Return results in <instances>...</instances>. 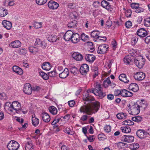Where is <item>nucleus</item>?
Segmentation results:
<instances>
[{
  "label": "nucleus",
  "instance_id": "nucleus-1",
  "mask_svg": "<svg viewBox=\"0 0 150 150\" xmlns=\"http://www.w3.org/2000/svg\"><path fill=\"white\" fill-rule=\"evenodd\" d=\"M100 106V103L96 101L91 104H86L82 105L80 107L79 111L81 113H86L88 115H91L98 111Z\"/></svg>",
  "mask_w": 150,
  "mask_h": 150
},
{
  "label": "nucleus",
  "instance_id": "nucleus-2",
  "mask_svg": "<svg viewBox=\"0 0 150 150\" xmlns=\"http://www.w3.org/2000/svg\"><path fill=\"white\" fill-rule=\"evenodd\" d=\"M127 108L128 112L130 114L132 115H136L138 114L140 112V106L137 104H135L132 106L129 105Z\"/></svg>",
  "mask_w": 150,
  "mask_h": 150
},
{
  "label": "nucleus",
  "instance_id": "nucleus-3",
  "mask_svg": "<svg viewBox=\"0 0 150 150\" xmlns=\"http://www.w3.org/2000/svg\"><path fill=\"white\" fill-rule=\"evenodd\" d=\"M101 85L98 82H96L95 86V88H93V92H94L95 95L98 96L100 98H103L106 96V93L101 91Z\"/></svg>",
  "mask_w": 150,
  "mask_h": 150
},
{
  "label": "nucleus",
  "instance_id": "nucleus-4",
  "mask_svg": "<svg viewBox=\"0 0 150 150\" xmlns=\"http://www.w3.org/2000/svg\"><path fill=\"white\" fill-rule=\"evenodd\" d=\"M21 104L18 101H14L12 103V112L14 111L15 112L18 113L23 112L24 114L27 112V111L26 110L25 111H23V110L21 108Z\"/></svg>",
  "mask_w": 150,
  "mask_h": 150
},
{
  "label": "nucleus",
  "instance_id": "nucleus-5",
  "mask_svg": "<svg viewBox=\"0 0 150 150\" xmlns=\"http://www.w3.org/2000/svg\"><path fill=\"white\" fill-rule=\"evenodd\" d=\"M134 63L139 68H142L145 64V59L141 56L136 57L134 59Z\"/></svg>",
  "mask_w": 150,
  "mask_h": 150
},
{
  "label": "nucleus",
  "instance_id": "nucleus-6",
  "mask_svg": "<svg viewBox=\"0 0 150 150\" xmlns=\"http://www.w3.org/2000/svg\"><path fill=\"white\" fill-rule=\"evenodd\" d=\"M19 146V144L14 140L10 141L7 145V147L9 150H17Z\"/></svg>",
  "mask_w": 150,
  "mask_h": 150
},
{
  "label": "nucleus",
  "instance_id": "nucleus-7",
  "mask_svg": "<svg viewBox=\"0 0 150 150\" xmlns=\"http://www.w3.org/2000/svg\"><path fill=\"white\" fill-rule=\"evenodd\" d=\"M109 46L106 44H101L98 47L97 52L100 54H104L109 50Z\"/></svg>",
  "mask_w": 150,
  "mask_h": 150
},
{
  "label": "nucleus",
  "instance_id": "nucleus-8",
  "mask_svg": "<svg viewBox=\"0 0 150 150\" xmlns=\"http://www.w3.org/2000/svg\"><path fill=\"white\" fill-rule=\"evenodd\" d=\"M27 142L25 145V150H34L35 146L32 143V140L30 138L27 139Z\"/></svg>",
  "mask_w": 150,
  "mask_h": 150
},
{
  "label": "nucleus",
  "instance_id": "nucleus-9",
  "mask_svg": "<svg viewBox=\"0 0 150 150\" xmlns=\"http://www.w3.org/2000/svg\"><path fill=\"white\" fill-rule=\"evenodd\" d=\"M23 91L24 93L28 95H30L32 93V89L30 83H26L24 85Z\"/></svg>",
  "mask_w": 150,
  "mask_h": 150
},
{
  "label": "nucleus",
  "instance_id": "nucleus-10",
  "mask_svg": "<svg viewBox=\"0 0 150 150\" xmlns=\"http://www.w3.org/2000/svg\"><path fill=\"white\" fill-rule=\"evenodd\" d=\"M134 79L138 81H142L145 77V74L142 72H137L134 76Z\"/></svg>",
  "mask_w": 150,
  "mask_h": 150
},
{
  "label": "nucleus",
  "instance_id": "nucleus-11",
  "mask_svg": "<svg viewBox=\"0 0 150 150\" xmlns=\"http://www.w3.org/2000/svg\"><path fill=\"white\" fill-rule=\"evenodd\" d=\"M48 7L52 10L56 9L59 7V4L53 0H51L48 2L47 4Z\"/></svg>",
  "mask_w": 150,
  "mask_h": 150
},
{
  "label": "nucleus",
  "instance_id": "nucleus-12",
  "mask_svg": "<svg viewBox=\"0 0 150 150\" xmlns=\"http://www.w3.org/2000/svg\"><path fill=\"white\" fill-rule=\"evenodd\" d=\"M137 35L141 38H144L148 34L147 31L143 28L139 29L137 32Z\"/></svg>",
  "mask_w": 150,
  "mask_h": 150
},
{
  "label": "nucleus",
  "instance_id": "nucleus-13",
  "mask_svg": "<svg viewBox=\"0 0 150 150\" xmlns=\"http://www.w3.org/2000/svg\"><path fill=\"white\" fill-rule=\"evenodd\" d=\"M89 68L88 65L86 64H83L80 67V73L83 75H86L89 71Z\"/></svg>",
  "mask_w": 150,
  "mask_h": 150
},
{
  "label": "nucleus",
  "instance_id": "nucleus-14",
  "mask_svg": "<svg viewBox=\"0 0 150 150\" xmlns=\"http://www.w3.org/2000/svg\"><path fill=\"white\" fill-rule=\"evenodd\" d=\"M83 99L84 100L91 102L95 99L93 97L88 93H84L83 94Z\"/></svg>",
  "mask_w": 150,
  "mask_h": 150
},
{
  "label": "nucleus",
  "instance_id": "nucleus-15",
  "mask_svg": "<svg viewBox=\"0 0 150 150\" xmlns=\"http://www.w3.org/2000/svg\"><path fill=\"white\" fill-rule=\"evenodd\" d=\"M59 77L62 79H64L66 78L69 75V72L68 69L66 68L61 72H58Z\"/></svg>",
  "mask_w": 150,
  "mask_h": 150
},
{
  "label": "nucleus",
  "instance_id": "nucleus-16",
  "mask_svg": "<svg viewBox=\"0 0 150 150\" xmlns=\"http://www.w3.org/2000/svg\"><path fill=\"white\" fill-rule=\"evenodd\" d=\"M122 140L128 143L133 142L134 140V137L131 135H124L122 136Z\"/></svg>",
  "mask_w": 150,
  "mask_h": 150
},
{
  "label": "nucleus",
  "instance_id": "nucleus-17",
  "mask_svg": "<svg viewBox=\"0 0 150 150\" xmlns=\"http://www.w3.org/2000/svg\"><path fill=\"white\" fill-rule=\"evenodd\" d=\"M71 40L73 43L74 44L76 43L79 41L80 36L77 33H73Z\"/></svg>",
  "mask_w": 150,
  "mask_h": 150
},
{
  "label": "nucleus",
  "instance_id": "nucleus-18",
  "mask_svg": "<svg viewBox=\"0 0 150 150\" xmlns=\"http://www.w3.org/2000/svg\"><path fill=\"white\" fill-rule=\"evenodd\" d=\"M73 32L70 30H68L65 34L64 37L66 41H68L70 40L72 38Z\"/></svg>",
  "mask_w": 150,
  "mask_h": 150
},
{
  "label": "nucleus",
  "instance_id": "nucleus-19",
  "mask_svg": "<svg viewBox=\"0 0 150 150\" xmlns=\"http://www.w3.org/2000/svg\"><path fill=\"white\" fill-rule=\"evenodd\" d=\"M85 58L87 61L89 63H92L95 59L96 57L92 54H88L86 55Z\"/></svg>",
  "mask_w": 150,
  "mask_h": 150
},
{
  "label": "nucleus",
  "instance_id": "nucleus-20",
  "mask_svg": "<svg viewBox=\"0 0 150 150\" xmlns=\"http://www.w3.org/2000/svg\"><path fill=\"white\" fill-rule=\"evenodd\" d=\"M72 57L74 59L78 61H81L83 58L82 55L78 52L74 53L72 55Z\"/></svg>",
  "mask_w": 150,
  "mask_h": 150
},
{
  "label": "nucleus",
  "instance_id": "nucleus-21",
  "mask_svg": "<svg viewBox=\"0 0 150 150\" xmlns=\"http://www.w3.org/2000/svg\"><path fill=\"white\" fill-rule=\"evenodd\" d=\"M121 95L123 97H131L133 95V93L126 89H123L121 90Z\"/></svg>",
  "mask_w": 150,
  "mask_h": 150
},
{
  "label": "nucleus",
  "instance_id": "nucleus-22",
  "mask_svg": "<svg viewBox=\"0 0 150 150\" xmlns=\"http://www.w3.org/2000/svg\"><path fill=\"white\" fill-rule=\"evenodd\" d=\"M136 134L139 138L142 139L145 137V135H146V133L144 130L139 129L137 131Z\"/></svg>",
  "mask_w": 150,
  "mask_h": 150
},
{
  "label": "nucleus",
  "instance_id": "nucleus-23",
  "mask_svg": "<svg viewBox=\"0 0 150 150\" xmlns=\"http://www.w3.org/2000/svg\"><path fill=\"white\" fill-rule=\"evenodd\" d=\"M130 90H132L134 92H137L139 90L138 85L135 83H131L128 88Z\"/></svg>",
  "mask_w": 150,
  "mask_h": 150
},
{
  "label": "nucleus",
  "instance_id": "nucleus-24",
  "mask_svg": "<svg viewBox=\"0 0 150 150\" xmlns=\"http://www.w3.org/2000/svg\"><path fill=\"white\" fill-rule=\"evenodd\" d=\"M2 24L4 27L7 30H10L12 27V25L11 22L7 20L3 21Z\"/></svg>",
  "mask_w": 150,
  "mask_h": 150
},
{
  "label": "nucleus",
  "instance_id": "nucleus-25",
  "mask_svg": "<svg viewBox=\"0 0 150 150\" xmlns=\"http://www.w3.org/2000/svg\"><path fill=\"white\" fill-rule=\"evenodd\" d=\"M13 71L17 74L21 75L23 73V70L17 66H14L12 68Z\"/></svg>",
  "mask_w": 150,
  "mask_h": 150
},
{
  "label": "nucleus",
  "instance_id": "nucleus-26",
  "mask_svg": "<svg viewBox=\"0 0 150 150\" xmlns=\"http://www.w3.org/2000/svg\"><path fill=\"white\" fill-rule=\"evenodd\" d=\"M10 45L13 48H17L21 46V43L19 40H15L11 42Z\"/></svg>",
  "mask_w": 150,
  "mask_h": 150
},
{
  "label": "nucleus",
  "instance_id": "nucleus-27",
  "mask_svg": "<svg viewBox=\"0 0 150 150\" xmlns=\"http://www.w3.org/2000/svg\"><path fill=\"white\" fill-rule=\"evenodd\" d=\"M42 118L43 121L46 122H49L50 120V118L49 115L47 113L44 112L41 114Z\"/></svg>",
  "mask_w": 150,
  "mask_h": 150
},
{
  "label": "nucleus",
  "instance_id": "nucleus-28",
  "mask_svg": "<svg viewBox=\"0 0 150 150\" xmlns=\"http://www.w3.org/2000/svg\"><path fill=\"white\" fill-rule=\"evenodd\" d=\"M119 79L125 83H127L129 82V80L127 78L126 75L124 74H120L119 76Z\"/></svg>",
  "mask_w": 150,
  "mask_h": 150
},
{
  "label": "nucleus",
  "instance_id": "nucleus-29",
  "mask_svg": "<svg viewBox=\"0 0 150 150\" xmlns=\"http://www.w3.org/2000/svg\"><path fill=\"white\" fill-rule=\"evenodd\" d=\"M42 68L44 70L48 71L51 69V66L49 62H44L42 65Z\"/></svg>",
  "mask_w": 150,
  "mask_h": 150
},
{
  "label": "nucleus",
  "instance_id": "nucleus-30",
  "mask_svg": "<svg viewBox=\"0 0 150 150\" xmlns=\"http://www.w3.org/2000/svg\"><path fill=\"white\" fill-rule=\"evenodd\" d=\"M8 11L4 8H0V16L2 17L5 16L8 14Z\"/></svg>",
  "mask_w": 150,
  "mask_h": 150
},
{
  "label": "nucleus",
  "instance_id": "nucleus-31",
  "mask_svg": "<svg viewBox=\"0 0 150 150\" xmlns=\"http://www.w3.org/2000/svg\"><path fill=\"white\" fill-rule=\"evenodd\" d=\"M77 24L76 21L73 20L69 23L67 24V26L69 28H74L76 26Z\"/></svg>",
  "mask_w": 150,
  "mask_h": 150
},
{
  "label": "nucleus",
  "instance_id": "nucleus-32",
  "mask_svg": "<svg viewBox=\"0 0 150 150\" xmlns=\"http://www.w3.org/2000/svg\"><path fill=\"white\" fill-rule=\"evenodd\" d=\"M49 110L50 112L53 115L56 114L57 112V110L56 107L52 106L49 108Z\"/></svg>",
  "mask_w": 150,
  "mask_h": 150
},
{
  "label": "nucleus",
  "instance_id": "nucleus-33",
  "mask_svg": "<svg viewBox=\"0 0 150 150\" xmlns=\"http://www.w3.org/2000/svg\"><path fill=\"white\" fill-rule=\"evenodd\" d=\"M47 38L48 40L51 42H55L57 39V36L54 35H49Z\"/></svg>",
  "mask_w": 150,
  "mask_h": 150
},
{
  "label": "nucleus",
  "instance_id": "nucleus-34",
  "mask_svg": "<svg viewBox=\"0 0 150 150\" xmlns=\"http://www.w3.org/2000/svg\"><path fill=\"white\" fill-rule=\"evenodd\" d=\"M101 6L103 8L105 9L108 8V7L110 6V3L107 1L103 0L102 1L101 3Z\"/></svg>",
  "mask_w": 150,
  "mask_h": 150
},
{
  "label": "nucleus",
  "instance_id": "nucleus-35",
  "mask_svg": "<svg viewBox=\"0 0 150 150\" xmlns=\"http://www.w3.org/2000/svg\"><path fill=\"white\" fill-rule=\"evenodd\" d=\"M100 32L97 30H94L91 33V36L96 39H98Z\"/></svg>",
  "mask_w": 150,
  "mask_h": 150
},
{
  "label": "nucleus",
  "instance_id": "nucleus-36",
  "mask_svg": "<svg viewBox=\"0 0 150 150\" xmlns=\"http://www.w3.org/2000/svg\"><path fill=\"white\" fill-rule=\"evenodd\" d=\"M117 117L119 119H125L127 115L126 113H120L117 114Z\"/></svg>",
  "mask_w": 150,
  "mask_h": 150
},
{
  "label": "nucleus",
  "instance_id": "nucleus-37",
  "mask_svg": "<svg viewBox=\"0 0 150 150\" xmlns=\"http://www.w3.org/2000/svg\"><path fill=\"white\" fill-rule=\"evenodd\" d=\"M132 59L130 56H127L124 58L123 61L126 64H128L132 61Z\"/></svg>",
  "mask_w": 150,
  "mask_h": 150
},
{
  "label": "nucleus",
  "instance_id": "nucleus-38",
  "mask_svg": "<svg viewBox=\"0 0 150 150\" xmlns=\"http://www.w3.org/2000/svg\"><path fill=\"white\" fill-rule=\"evenodd\" d=\"M140 108H142L143 109H145L147 107V103L144 100H142L140 102Z\"/></svg>",
  "mask_w": 150,
  "mask_h": 150
},
{
  "label": "nucleus",
  "instance_id": "nucleus-39",
  "mask_svg": "<svg viewBox=\"0 0 150 150\" xmlns=\"http://www.w3.org/2000/svg\"><path fill=\"white\" fill-rule=\"evenodd\" d=\"M120 129L123 132L125 133H128L131 131V129L129 126L122 127Z\"/></svg>",
  "mask_w": 150,
  "mask_h": 150
},
{
  "label": "nucleus",
  "instance_id": "nucleus-40",
  "mask_svg": "<svg viewBox=\"0 0 150 150\" xmlns=\"http://www.w3.org/2000/svg\"><path fill=\"white\" fill-rule=\"evenodd\" d=\"M32 123L33 126L36 127L38 126L39 122V120L35 117H32Z\"/></svg>",
  "mask_w": 150,
  "mask_h": 150
},
{
  "label": "nucleus",
  "instance_id": "nucleus-41",
  "mask_svg": "<svg viewBox=\"0 0 150 150\" xmlns=\"http://www.w3.org/2000/svg\"><path fill=\"white\" fill-rule=\"evenodd\" d=\"M12 104H11L10 103L7 102L5 104L4 108L5 109L8 110L12 112L13 110H12Z\"/></svg>",
  "mask_w": 150,
  "mask_h": 150
},
{
  "label": "nucleus",
  "instance_id": "nucleus-42",
  "mask_svg": "<svg viewBox=\"0 0 150 150\" xmlns=\"http://www.w3.org/2000/svg\"><path fill=\"white\" fill-rule=\"evenodd\" d=\"M111 83V81L109 77L105 80L103 82V85L105 88L108 87Z\"/></svg>",
  "mask_w": 150,
  "mask_h": 150
},
{
  "label": "nucleus",
  "instance_id": "nucleus-43",
  "mask_svg": "<svg viewBox=\"0 0 150 150\" xmlns=\"http://www.w3.org/2000/svg\"><path fill=\"white\" fill-rule=\"evenodd\" d=\"M64 132L69 134L73 135L74 134V132L72 130H71L69 128L67 127L64 128L63 130Z\"/></svg>",
  "mask_w": 150,
  "mask_h": 150
},
{
  "label": "nucleus",
  "instance_id": "nucleus-44",
  "mask_svg": "<svg viewBox=\"0 0 150 150\" xmlns=\"http://www.w3.org/2000/svg\"><path fill=\"white\" fill-rule=\"evenodd\" d=\"M132 120L133 121L139 123L142 120V118L141 117L137 116L132 117Z\"/></svg>",
  "mask_w": 150,
  "mask_h": 150
},
{
  "label": "nucleus",
  "instance_id": "nucleus-45",
  "mask_svg": "<svg viewBox=\"0 0 150 150\" xmlns=\"http://www.w3.org/2000/svg\"><path fill=\"white\" fill-rule=\"evenodd\" d=\"M144 24L146 27H150V17L144 19Z\"/></svg>",
  "mask_w": 150,
  "mask_h": 150
},
{
  "label": "nucleus",
  "instance_id": "nucleus-46",
  "mask_svg": "<svg viewBox=\"0 0 150 150\" xmlns=\"http://www.w3.org/2000/svg\"><path fill=\"white\" fill-rule=\"evenodd\" d=\"M40 75L45 80H46L48 79V76L47 74L44 72H40Z\"/></svg>",
  "mask_w": 150,
  "mask_h": 150
},
{
  "label": "nucleus",
  "instance_id": "nucleus-47",
  "mask_svg": "<svg viewBox=\"0 0 150 150\" xmlns=\"http://www.w3.org/2000/svg\"><path fill=\"white\" fill-rule=\"evenodd\" d=\"M58 115L57 116L55 117V119L52 122L51 124L52 125H54L58 123L60 119H61V117H58Z\"/></svg>",
  "mask_w": 150,
  "mask_h": 150
},
{
  "label": "nucleus",
  "instance_id": "nucleus-48",
  "mask_svg": "<svg viewBox=\"0 0 150 150\" xmlns=\"http://www.w3.org/2000/svg\"><path fill=\"white\" fill-rule=\"evenodd\" d=\"M123 122L125 125H131L134 124V122L130 120H125Z\"/></svg>",
  "mask_w": 150,
  "mask_h": 150
},
{
  "label": "nucleus",
  "instance_id": "nucleus-49",
  "mask_svg": "<svg viewBox=\"0 0 150 150\" xmlns=\"http://www.w3.org/2000/svg\"><path fill=\"white\" fill-rule=\"evenodd\" d=\"M47 1V0H36V2L37 4L39 5H42L45 4Z\"/></svg>",
  "mask_w": 150,
  "mask_h": 150
},
{
  "label": "nucleus",
  "instance_id": "nucleus-50",
  "mask_svg": "<svg viewBox=\"0 0 150 150\" xmlns=\"http://www.w3.org/2000/svg\"><path fill=\"white\" fill-rule=\"evenodd\" d=\"M57 74H58V73L55 70L51 71L48 73L49 76L51 77H55L57 75Z\"/></svg>",
  "mask_w": 150,
  "mask_h": 150
},
{
  "label": "nucleus",
  "instance_id": "nucleus-51",
  "mask_svg": "<svg viewBox=\"0 0 150 150\" xmlns=\"http://www.w3.org/2000/svg\"><path fill=\"white\" fill-rule=\"evenodd\" d=\"M42 25V22H35L34 23V26L36 28H39L41 27Z\"/></svg>",
  "mask_w": 150,
  "mask_h": 150
},
{
  "label": "nucleus",
  "instance_id": "nucleus-52",
  "mask_svg": "<svg viewBox=\"0 0 150 150\" xmlns=\"http://www.w3.org/2000/svg\"><path fill=\"white\" fill-rule=\"evenodd\" d=\"M104 130L107 133L110 132L111 130V127L109 125H106L104 128Z\"/></svg>",
  "mask_w": 150,
  "mask_h": 150
},
{
  "label": "nucleus",
  "instance_id": "nucleus-53",
  "mask_svg": "<svg viewBox=\"0 0 150 150\" xmlns=\"http://www.w3.org/2000/svg\"><path fill=\"white\" fill-rule=\"evenodd\" d=\"M19 52L20 54L23 55H25L27 53V51L25 48L20 49Z\"/></svg>",
  "mask_w": 150,
  "mask_h": 150
},
{
  "label": "nucleus",
  "instance_id": "nucleus-54",
  "mask_svg": "<svg viewBox=\"0 0 150 150\" xmlns=\"http://www.w3.org/2000/svg\"><path fill=\"white\" fill-rule=\"evenodd\" d=\"M138 39V38L136 37L132 38L131 40L132 44L133 45H135L137 42Z\"/></svg>",
  "mask_w": 150,
  "mask_h": 150
},
{
  "label": "nucleus",
  "instance_id": "nucleus-55",
  "mask_svg": "<svg viewBox=\"0 0 150 150\" xmlns=\"http://www.w3.org/2000/svg\"><path fill=\"white\" fill-rule=\"evenodd\" d=\"M139 4L137 3H132L131 5V7L135 10L139 7Z\"/></svg>",
  "mask_w": 150,
  "mask_h": 150
},
{
  "label": "nucleus",
  "instance_id": "nucleus-56",
  "mask_svg": "<svg viewBox=\"0 0 150 150\" xmlns=\"http://www.w3.org/2000/svg\"><path fill=\"white\" fill-rule=\"evenodd\" d=\"M132 11L130 9L127 10L125 12V15L127 17H130L132 14Z\"/></svg>",
  "mask_w": 150,
  "mask_h": 150
},
{
  "label": "nucleus",
  "instance_id": "nucleus-57",
  "mask_svg": "<svg viewBox=\"0 0 150 150\" xmlns=\"http://www.w3.org/2000/svg\"><path fill=\"white\" fill-rule=\"evenodd\" d=\"M144 11V9L142 7H138L134 11L137 13H139L143 12Z\"/></svg>",
  "mask_w": 150,
  "mask_h": 150
},
{
  "label": "nucleus",
  "instance_id": "nucleus-58",
  "mask_svg": "<svg viewBox=\"0 0 150 150\" xmlns=\"http://www.w3.org/2000/svg\"><path fill=\"white\" fill-rule=\"evenodd\" d=\"M86 136L88 140L90 142H92L94 141L95 139V137L94 135H91L89 137Z\"/></svg>",
  "mask_w": 150,
  "mask_h": 150
},
{
  "label": "nucleus",
  "instance_id": "nucleus-59",
  "mask_svg": "<svg viewBox=\"0 0 150 150\" xmlns=\"http://www.w3.org/2000/svg\"><path fill=\"white\" fill-rule=\"evenodd\" d=\"M129 53L131 56L134 57L137 54V51L134 49H132L129 51Z\"/></svg>",
  "mask_w": 150,
  "mask_h": 150
},
{
  "label": "nucleus",
  "instance_id": "nucleus-60",
  "mask_svg": "<svg viewBox=\"0 0 150 150\" xmlns=\"http://www.w3.org/2000/svg\"><path fill=\"white\" fill-rule=\"evenodd\" d=\"M0 98L1 100H5L7 98V96L5 93H0Z\"/></svg>",
  "mask_w": 150,
  "mask_h": 150
},
{
  "label": "nucleus",
  "instance_id": "nucleus-61",
  "mask_svg": "<svg viewBox=\"0 0 150 150\" xmlns=\"http://www.w3.org/2000/svg\"><path fill=\"white\" fill-rule=\"evenodd\" d=\"M68 6L70 8H74L76 6L75 4L74 3H70L68 4Z\"/></svg>",
  "mask_w": 150,
  "mask_h": 150
},
{
  "label": "nucleus",
  "instance_id": "nucleus-62",
  "mask_svg": "<svg viewBox=\"0 0 150 150\" xmlns=\"http://www.w3.org/2000/svg\"><path fill=\"white\" fill-rule=\"evenodd\" d=\"M139 144L137 143H134L133 145L132 149L133 150H136L138 149L139 147Z\"/></svg>",
  "mask_w": 150,
  "mask_h": 150
},
{
  "label": "nucleus",
  "instance_id": "nucleus-63",
  "mask_svg": "<svg viewBox=\"0 0 150 150\" xmlns=\"http://www.w3.org/2000/svg\"><path fill=\"white\" fill-rule=\"evenodd\" d=\"M125 26L127 28H130L132 25V23L130 21H127L125 23Z\"/></svg>",
  "mask_w": 150,
  "mask_h": 150
},
{
  "label": "nucleus",
  "instance_id": "nucleus-64",
  "mask_svg": "<svg viewBox=\"0 0 150 150\" xmlns=\"http://www.w3.org/2000/svg\"><path fill=\"white\" fill-rule=\"evenodd\" d=\"M36 47H34L33 46H31L28 47V49L29 51L32 53H33L35 51H36Z\"/></svg>",
  "mask_w": 150,
  "mask_h": 150
}]
</instances>
